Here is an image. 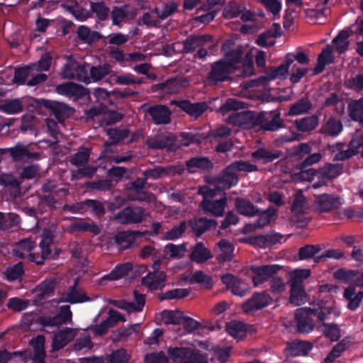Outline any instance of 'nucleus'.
<instances>
[{
    "instance_id": "34",
    "label": "nucleus",
    "mask_w": 363,
    "mask_h": 363,
    "mask_svg": "<svg viewBox=\"0 0 363 363\" xmlns=\"http://www.w3.org/2000/svg\"><path fill=\"white\" fill-rule=\"evenodd\" d=\"M69 231L74 232H90L94 235H98L101 232V228L94 222H86L84 220H74L68 228Z\"/></svg>"
},
{
    "instance_id": "8",
    "label": "nucleus",
    "mask_w": 363,
    "mask_h": 363,
    "mask_svg": "<svg viewBox=\"0 0 363 363\" xmlns=\"http://www.w3.org/2000/svg\"><path fill=\"white\" fill-rule=\"evenodd\" d=\"M281 269L279 264H265L261 266H251V278L255 286H257L269 281L271 277L278 274Z\"/></svg>"
},
{
    "instance_id": "32",
    "label": "nucleus",
    "mask_w": 363,
    "mask_h": 363,
    "mask_svg": "<svg viewBox=\"0 0 363 363\" xmlns=\"http://www.w3.org/2000/svg\"><path fill=\"white\" fill-rule=\"evenodd\" d=\"M313 104L308 95H305L292 104L286 114L288 116H295L306 113L311 109Z\"/></svg>"
},
{
    "instance_id": "12",
    "label": "nucleus",
    "mask_w": 363,
    "mask_h": 363,
    "mask_svg": "<svg viewBox=\"0 0 363 363\" xmlns=\"http://www.w3.org/2000/svg\"><path fill=\"white\" fill-rule=\"evenodd\" d=\"M342 205L340 197L335 194H322L317 195L315 206L320 213L328 212L338 208Z\"/></svg>"
},
{
    "instance_id": "5",
    "label": "nucleus",
    "mask_w": 363,
    "mask_h": 363,
    "mask_svg": "<svg viewBox=\"0 0 363 363\" xmlns=\"http://www.w3.org/2000/svg\"><path fill=\"white\" fill-rule=\"evenodd\" d=\"M234 72L232 63H227L221 60L211 65V70L206 77L208 84L216 85L219 82L230 79V74Z\"/></svg>"
},
{
    "instance_id": "31",
    "label": "nucleus",
    "mask_w": 363,
    "mask_h": 363,
    "mask_svg": "<svg viewBox=\"0 0 363 363\" xmlns=\"http://www.w3.org/2000/svg\"><path fill=\"white\" fill-rule=\"evenodd\" d=\"M62 6L70 12L78 21H84L91 16V12L80 6L76 1L69 0Z\"/></svg>"
},
{
    "instance_id": "17",
    "label": "nucleus",
    "mask_w": 363,
    "mask_h": 363,
    "mask_svg": "<svg viewBox=\"0 0 363 363\" xmlns=\"http://www.w3.org/2000/svg\"><path fill=\"white\" fill-rule=\"evenodd\" d=\"M283 235L279 233H269L266 234H259L257 235H251V245L259 248H267L279 243Z\"/></svg>"
},
{
    "instance_id": "3",
    "label": "nucleus",
    "mask_w": 363,
    "mask_h": 363,
    "mask_svg": "<svg viewBox=\"0 0 363 363\" xmlns=\"http://www.w3.org/2000/svg\"><path fill=\"white\" fill-rule=\"evenodd\" d=\"M312 315L316 316L320 321L325 319V313L319 311L315 308H299L296 309L295 319L297 324V330L301 333H309L314 328V322Z\"/></svg>"
},
{
    "instance_id": "16",
    "label": "nucleus",
    "mask_w": 363,
    "mask_h": 363,
    "mask_svg": "<svg viewBox=\"0 0 363 363\" xmlns=\"http://www.w3.org/2000/svg\"><path fill=\"white\" fill-rule=\"evenodd\" d=\"M334 277L347 284H353L358 287H363V272L358 270L341 268L335 272Z\"/></svg>"
},
{
    "instance_id": "43",
    "label": "nucleus",
    "mask_w": 363,
    "mask_h": 363,
    "mask_svg": "<svg viewBox=\"0 0 363 363\" xmlns=\"http://www.w3.org/2000/svg\"><path fill=\"white\" fill-rule=\"evenodd\" d=\"M133 269V264L130 262H125L116 266L108 274L104 276L102 280H118L126 276Z\"/></svg>"
},
{
    "instance_id": "39",
    "label": "nucleus",
    "mask_w": 363,
    "mask_h": 363,
    "mask_svg": "<svg viewBox=\"0 0 363 363\" xmlns=\"http://www.w3.org/2000/svg\"><path fill=\"white\" fill-rule=\"evenodd\" d=\"M23 108V102L20 99H6L0 103V111L8 114L20 113Z\"/></svg>"
},
{
    "instance_id": "55",
    "label": "nucleus",
    "mask_w": 363,
    "mask_h": 363,
    "mask_svg": "<svg viewBox=\"0 0 363 363\" xmlns=\"http://www.w3.org/2000/svg\"><path fill=\"white\" fill-rule=\"evenodd\" d=\"M68 191L67 189L64 188H61L55 191L53 194H48L45 195H39L38 199L39 201L41 204L46 205L50 208H55V203H57V200L55 196H67Z\"/></svg>"
},
{
    "instance_id": "20",
    "label": "nucleus",
    "mask_w": 363,
    "mask_h": 363,
    "mask_svg": "<svg viewBox=\"0 0 363 363\" xmlns=\"http://www.w3.org/2000/svg\"><path fill=\"white\" fill-rule=\"evenodd\" d=\"M191 231L197 236L200 237L206 231L216 228L217 221L213 219H207L205 218H194L188 222Z\"/></svg>"
},
{
    "instance_id": "4",
    "label": "nucleus",
    "mask_w": 363,
    "mask_h": 363,
    "mask_svg": "<svg viewBox=\"0 0 363 363\" xmlns=\"http://www.w3.org/2000/svg\"><path fill=\"white\" fill-rule=\"evenodd\" d=\"M250 172V164L247 162L238 161L232 163L226 167L223 174L218 179V189H229L238 182V172Z\"/></svg>"
},
{
    "instance_id": "49",
    "label": "nucleus",
    "mask_w": 363,
    "mask_h": 363,
    "mask_svg": "<svg viewBox=\"0 0 363 363\" xmlns=\"http://www.w3.org/2000/svg\"><path fill=\"white\" fill-rule=\"evenodd\" d=\"M312 151V147L308 143H300L293 146L289 153L290 158L295 161L302 160Z\"/></svg>"
},
{
    "instance_id": "29",
    "label": "nucleus",
    "mask_w": 363,
    "mask_h": 363,
    "mask_svg": "<svg viewBox=\"0 0 363 363\" xmlns=\"http://www.w3.org/2000/svg\"><path fill=\"white\" fill-rule=\"evenodd\" d=\"M313 348L310 342L294 340L287 345L286 350L292 357L306 356Z\"/></svg>"
},
{
    "instance_id": "7",
    "label": "nucleus",
    "mask_w": 363,
    "mask_h": 363,
    "mask_svg": "<svg viewBox=\"0 0 363 363\" xmlns=\"http://www.w3.org/2000/svg\"><path fill=\"white\" fill-rule=\"evenodd\" d=\"M145 143L149 148L153 150L167 148L174 151L179 147L177 143L176 137L167 132H159L156 135L149 137Z\"/></svg>"
},
{
    "instance_id": "13",
    "label": "nucleus",
    "mask_w": 363,
    "mask_h": 363,
    "mask_svg": "<svg viewBox=\"0 0 363 363\" xmlns=\"http://www.w3.org/2000/svg\"><path fill=\"white\" fill-rule=\"evenodd\" d=\"M45 108L49 110L51 114L55 116L60 123L69 118L74 113V109L62 102L45 100L43 102Z\"/></svg>"
},
{
    "instance_id": "24",
    "label": "nucleus",
    "mask_w": 363,
    "mask_h": 363,
    "mask_svg": "<svg viewBox=\"0 0 363 363\" xmlns=\"http://www.w3.org/2000/svg\"><path fill=\"white\" fill-rule=\"evenodd\" d=\"M333 47L330 45H327L322 49L321 52L318 56L317 64L313 69V74H319L323 72L325 66L333 64L335 60L333 54Z\"/></svg>"
},
{
    "instance_id": "57",
    "label": "nucleus",
    "mask_w": 363,
    "mask_h": 363,
    "mask_svg": "<svg viewBox=\"0 0 363 363\" xmlns=\"http://www.w3.org/2000/svg\"><path fill=\"white\" fill-rule=\"evenodd\" d=\"M187 252L186 245L167 244L164 247V253L169 254L170 258L181 259Z\"/></svg>"
},
{
    "instance_id": "22",
    "label": "nucleus",
    "mask_w": 363,
    "mask_h": 363,
    "mask_svg": "<svg viewBox=\"0 0 363 363\" xmlns=\"http://www.w3.org/2000/svg\"><path fill=\"white\" fill-rule=\"evenodd\" d=\"M166 274L160 270H154L142 279V284L150 290L162 289L165 285Z\"/></svg>"
},
{
    "instance_id": "40",
    "label": "nucleus",
    "mask_w": 363,
    "mask_h": 363,
    "mask_svg": "<svg viewBox=\"0 0 363 363\" xmlns=\"http://www.w3.org/2000/svg\"><path fill=\"white\" fill-rule=\"evenodd\" d=\"M135 15V10L130 9L128 5H125L123 7L115 6L111 11L113 23H120L125 19L130 20Z\"/></svg>"
},
{
    "instance_id": "33",
    "label": "nucleus",
    "mask_w": 363,
    "mask_h": 363,
    "mask_svg": "<svg viewBox=\"0 0 363 363\" xmlns=\"http://www.w3.org/2000/svg\"><path fill=\"white\" fill-rule=\"evenodd\" d=\"M188 171L190 173L195 172L196 169L208 171L213 167V162L207 157H195L186 162Z\"/></svg>"
},
{
    "instance_id": "42",
    "label": "nucleus",
    "mask_w": 363,
    "mask_h": 363,
    "mask_svg": "<svg viewBox=\"0 0 363 363\" xmlns=\"http://www.w3.org/2000/svg\"><path fill=\"white\" fill-rule=\"evenodd\" d=\"M31 344L34 350L33 363H44L45 357V337L43 335H38L36 338L31 340Z\"/></svg>"
},
{
    "instance_id": "50",
    "label": "nucleus",
    "mask_w": 363,
    "mask_h": 363,
    "mask_svg": "<svg viewBox=\"0 0 363 363\" xmlns=\"http://www.w3.org/2000/svg\"><path fill=\"white\" fill-rule=\"evenodd\" d=\"M294 123L298 131L308 132L313 130L317 127L318 119L315 116H307L296 120Z\"/></svg>"
},
{
    "instance_id": "23",
    "label": "nucleus",
    "mask_w": 363,
    "mask_h": 363,
    "mask_svg": "<svg viewBox=\"0 0 363 363\" xmlns=\"http://www.w3.org/2000/svg\"><path fill=\"white\" fill-rule=\"evenodd\" d=\"M147 112L155 124H168L171 121V111L166 106L155 105L150 106Z\"/></svg>"
},
{
    "instance_id": "2",
    "label": "nucleus",
    "mask_w": 363,
    "mask_h": 363,
    "mask_svg": "<svg viewBox=\"0 0 363 363\" xmlns=\"http://www.w3.org/2000/svg\"><path fill=\"white\" fill-rule=\"evenodd\" d=\"M219 192L218 189H212L208 186H203L199 188L198 193L203 196V199L200 203V208L206 213H210L216 217L222 216L227 205L225 197L220 199L213 200L212 199Z\"/></svg>"
},
{
    "instance_id": "52",
    "label": "nucleus",
    "mask_w": 363,
    "mask_h": 363,
    "mask_svg": "<svg viewBox=\"0 0 363 363\" xmlns=\"http://www.w3.org/2000/svg\"><path fill=\"white\" fill-rule=\"evenodd\" d=\"M322 248L319 245H305L298 250V258L300 260H306L311 258L313 259L318 257Z\"/></svg>"
},
{
    "instance_id": "64",
    "label": "nucleus",
    "mask_w": 363,
    "mask_h": 363,
    "mask_svg": "<svg viewBox=\"0 0 363 363\" xmlns=\"http://www.w3.org/2000/svg\"><path fill=\"white\" fill-rule=\"evenodd\" d=\"M342 164H328L322 169L321 174L328 179H333L342 174Z\"/></svg>"
},
{
    "instance_id": "62",
    "label": "nucleus",
    "mask_w": 363,
    "mask_h": 363,
    "mask_svg": "<svg viewBox=\"0 0 363 363\" xmlns=\"http://www.w3.org/2000/svg\"><path fill=\"white\" fill-rule=\"evenodd\" d=\"M33 246L34 243L30 239L22 240L16 243L13 252L16 257L23 258L26 253H30Z\"/></svg>"
},
{
    "instance_id": "47",
    "label": "nucleus",
    "mask_w": 363,
    "mask_h": 363,
    "mask_svg": "<svg viewBox=\"0 0 363 363\" xmlns=\"http://www.w3.org/2000/svg\"><path fill=\"white\" fill-rule=\"evenodd\" d=\"M343 129V125L340 120L333 117L330 118L325 125L321 128L320 132L335 137L338 135Z\"/></svg>"
},
{
    "instance_id": "28",
    "label": "nucleus",
    "mask_w": 363,
    "mask_h": 363,
    "mask_svg": "<svg viewBox=\"0 0 363 363\" xmlns=\"http://www.w3.org/2000/svg\"><path fill=\"white\" fill-rule=\"evenodd\" d=\"M274 26L273 29H269L259 35L255 43L261 47H270L272 46L275 42L272 39L281 35L282 30L280 24H273Z\"/></svg>"
},
{
    "instance_id": "35",
    "label": "nucleus",
    "mask_w": 363,
    "mask_h": 363,
    "mask_svg": "<svg viewBox=\"0 0 363 363\" xmlns=\"http://www.w3.org/2000/svg\"><path fill=\"white\" fill-rule=\"evenodd\" d=\"M213 257L211 252L202 242H198L191 248L190 259L197 263H203Z\"/></svg>"
},
{
    "instance_id": "10",
    "label": "nucleus",
    "mask_w": 363,
    "mask_h": 363,
    "mask_svg": "<svg viewBox=\"0 0 363 363\" xmlns=\"http://www.w3.org/2000/svg\"><path fill=\"white\" fill-rule=\"evenodd\" d=\"M133 296L134 302L125 300H109L108 303L115 307L126 311L128 313L140 312L145 303V295L135 290Z\"/></svg>"
},
{
    "instance_id": "37",
    "label": "nucleus",
    "mask_w": 363,
    "mask_h": 363,
    "mask_svg": "<svg viewBox=\"0 0 363 363\" xmlns=\"http://www.w3.org/2000/svg\"><path fill=\"white\" fill-rule=\"evenodd\" d=\"M218 252L216 257L219 263L230 261L233 258V246L226 240H221L217 243Z\"/></svg>"
},
{
    "instance_id": "36",
    "label": "nucleus",
    "mask_w": 363,
    "mask_h": 363,
    "mask_svg": "<svg viewBox=\"0 0 363 363\" xmlns=\"http://www.w3.org/2000/svg\"><path fill=\"white\" fill-rule=\"evenodd\" d=\"M343 297L348 301L347 308L351 311H355L363 300V291L356 294L355 289L349 286L345 289Z\"/></svg>"
},
{
    "instance_id": "63",
    "label": "nucleus",
    "mask_w": 363,
    "mask_h": 363,
    "mask_svg": "<svg viewBox=\"0 0 363 363\" xmlns=\"http://www.w3.org/2000/svg\"><path fill=\"white\" fill-rule=\"evenodd\" d=\"M162 322L167 325L180 324L182 319V313L179 311H168L165 310L160 314Z\"/></svg>"
},
{
    "instance_id": "19",
    "label": "nucleus",
    "mask_w": 363,
    "mask_h": 363,
    "mask_svg": "<svg viewBox=\"0 0 363 363\" xmlns=\"http://www.w3.org/2000/svg\"><path fill=\"white\" fill-rule=\"evenodd\" d=\"M184 171V169L174 167L167 166L161 167L157 166L153 169H149L143 172L144 177L147 179L148 178L152 179H158L167 176H173L176 174H181Z\"/></svg>"
},
{
    "instance_id": "41",
    "label": "nucleus",
    "mask_w": 363,
    "mask_h": 363,
    "mask_svg": "<svg viewBox=\"0 0 363 363\" xmlns=\"http://www.w3.org/2000/svg\"><path fill=\"white\" fill-rule=\"evenodd\" d=\"M349 116L354 121H357L363 127V97L353 100L348 104Z\"/></svg>"
},
{
    "instance_id": "58",
    "label": "nucleus",
    "mask_w": 363,
    "mask_h": 363,
    "mask_svg": "<svg viewBox=\"0 0 363 363\" xmlns=\"http://www.w3.org/2000/svg\"><path fill=\"white\" fill-rule=\"evenodd\" d=\"M130 354L125 349L121 348L113 351L106 358V363H129Z\"/></svg>"
},
{
    "instance_id": "21",
    "label": "nucleus",
    "mask_w": 363,
    "mask_h": 363,
    "mask_svg": "<svg viewBox=\"0 0 363 363\" xmlns=\"http://www.w3.org/2000/svg\"><path fill=\"white\" fill-rule=\"evenodd\" d=\"M145 233L138 230H125L116 233L114 236L115 242L123 250L130 248L135 242L136 238L143 236Z\"/></svg>"
},
{
    "instance_id": "45",
    "label": "nucleus",
    "mask_w": 363,
    "mask_h": 363,
    "mask_svg": "<svg viewBox=\"0 0 363 363\" xmlns=\"http://www.w3.org/2000/svg\"><path fill=\"white\" fill-rule=\"evenodd\" d=\"M290 302L295 306H300L306 301V294L303 285L291 283L290 290Z\"/></svg>"
},
{
    "instance_id": "1",
    "label": "nucleus",
    "mask_w": 363,
    "mask_h": 363,
    "mask_svg": "<svg viewBox=\"0 0 363 363\" xmlns=\"http://www.w3.org/2000/svg\"><path fill=\"white\" fill-rule=\"evenodd\" d=\"M272 118L267 117V112L261 111L255 113L251 111V130L256 132H276L285 127L284 119L281 118L279 110H273L269 112Z\"/></svg>"
},
{
    "instance_id": "61",
    "label": "nucleus",
    "mask_w": 363,
    "mask_h": 363,
    "mask_svg": "<svg viewBox=\"0 0 363 363\" xmlns=\"http://www.w3.org/2000/svg\"><path fill=\"white\" fill-rule=\"evenodd\" d=\"M77 33L82 40L88 43H93L101 38L98 32L91 31L89 28L84 26L79 28Z\"/></svg>"
},
{
    "instance_id": "9",
    "label": "nucleus",
    "mask_w": 363,
    "mask_h": 363,
    "mask_svg": "<svg viewBox=\"0 0 363 363\" xmlns=\"http://www.w3.org/2000/svg\"><path fill=\"white\" fill-rule=\"evenodd\" d=\"M7 152L12 160L16 162L26 163L29 161L38 160L40 158L39 152L32 151L30 145L22 143H18L14 147L7 148Z\"/></svg>"
},
{
    "instance_id": "6",
    "label": "nucleus",
    "mask_w": 363,
    "mask_h": 363,
    "mask_svg": "<svg viewBox=\"0 0 363 363\" xmlns=\"http://www.w3.org/2000/svg\"><path fill=\"white\" fill-rule=\"evenodd\" d=\"M149 213L140 206H129L123 208L115 215L114 220L123 225L137 224L141 223Z\"/></svg>"
},
{
    "instance_id": "60",
    "label": "nucleus",
    "mask_w": 363,
    "mask_h": 363,
    "mask_svg": "<svg viewBox=\"0 0 363 363\" xmlns=\"http://www.w3.org/2000/svg\"><path fill=\"white\" fill-rule=\"evenodd\" d=\"M189 281L190 284H199L207 289L212 286V277L202 271L194 272Z\"/></svg>"
},
{
    "instance_id": "44",
    "label": "nucleus",
    "mask_w": 363,
    "mask_h": 363,
    "mask_svg": "<svg viewBox=\"0 0 363 363\" xmlns=\"http://www.w3.org/2000/svg\"><path fill=\"white\" fill-rule=\"evenodd\" d=\"M226 123L235 126H239L242 128H247L250 124V111H245L242 112L234 113L228 116Z\"/></svg>"
},
{
    "instance_id": "46",
    "label": "nucleus",
    "mask_w": 363,
    "mask_h": 363,
    "mask_svg": "<svg viewBox=\"0 0 363 363\" xmlns=\"http://www.w3.org/2000/svg\"><path fill=\"white\" fill-rule=\"evenodd\" d=\"M200 39L201 38H196V35H191L182 43L177 42L174 43L172 45V48L174 50L191 52L201 45L199 43Z\"/></svg>"
},
{
    "instance_id": "15",
    "label": "nucleus",
    "mask_w": 363,
    "mask_h": 363,
    "mask_svg": "<svg viewBox=\"0 0 363 363\" xmlns=\"http://www.w3.org/2000/svg\"><path fill=\"white\" fill-rule=\"evenodd\" d=\"M276 211L269 207L267 210L259 213L258 208L251 203V218L257 216V218L251 223V231L260 229L269 224Z\"/></svg>"
},
{
    "instance_id": "38",
    "label": "nucleus",
    "mask_w": 363,
    "mask_h": 363,
    "mask_svg": "<svg viewBox=\"0 0 363 363\" xmlns=\"http://www.w3.org/2000/svg\"><path fill=\"white\" fill-rule=\"evenodd\" d=\"M89 298L82 291L77 290L75 286L70 287L69 291L62 294L60 302H69L71 303H82L89 301Z\"/></svg>"
},
{
    "instance_id": "30",
    "label": "nucleus",
    "mask_w": 363,
    "mask_h": 363,
    "mask_svg": "<svg viewBox=\"0 0 363 363\" xmlns=\"http://www.w3.org/2000/svg\"><path fill=\"white\" fill-rule=\"evenodd\" d=\"M21 223L19 216L13 212H0V230L10 232L13 228L18 227Z\"/></svg>"
},
{
    "instance_id": "11",
    "label": "nucleus",
    "mask_w": 363,
    "mask_h": 363,
    "mask_svg": "<svg viewBox=\"0 0 363 363\" xmlns=\"http://www.w3.org/2000/svg\"><path fill=\"white\" fill-rule=\"evenodd\" d=\"M170 104L176 105L191 118L196 119L202 116L209 108V106L205 101L191 103L189 100H172L170 101Z\"/></svg>"
},
{
    "instance_id": "48",
    "label": "nucleus",
    "mask_w": 363,
    "mask_h": 363,
    "mask_svg": "<svg viewBox=\"0 0 363 363\" xmlns=\"http://www.w3.org/2000/svg\"><path fill=\"white\" fill-rule=\"evenodd\" d=\"M272 298L265 292L254 293L251 297V311L262 309L272 303Z\"/></svg>"
},
{
    "instance_id": "14",
    "label": "nucleus",
    "mask_w": 363,
    "mask_h": 363,
    "mask_svg": "<svg viewBox=\"0 0 363 363\" xmlns=\"http://www.w3.org/2000/svg\"><path fill=\"white\" fill-rule=\"evenodd\" d=\"M72 317L69 306H62L58 314L53 317H40L38 322L43 326H60L67 323H71Z\"/></svg>"
},
{
    "instance_id": "26",
    "label": "nucleus",
    "mask_w": 363,
    "mask_h": 363,
    "mask_svg": "<svg viewBox=\"0 0 363 363\" xmlns=\"http://www.w3.org/2000/svg\"><path fill=\"white\" fill-rule=\"evenodd\" d=\"M283 152L279 150H269L264 147L258 148L256 151L251 153L256 161H262L264 164H267L281 157Z\"/></svg>"
},
{
    "instance_id": "59",
    "label": "nucleus",
    "mask_w": 363,
    "mask_h": 363,
    "mask_svg": "<svg viewBox=\"0 0 363 363\" xmlns=\"http://www.w3.org/2000/svg\"><path fill=\"white\" fill-rule=\"evenodd\" d=\"M56 90L58 93L63 94L82 95L84 89L82 86L70 82L58 85Z\"/></svg>"
},
{
    "instance_id": "56",
    "label": "nucleus",
    "mask_w": 363,
    "mask_h": 363,
    "mask_svg": "<svg viewBox=\"0 0 363 363\" xmlns=\"http://www.w3.org/2000/svg\"><path fill=\"white\" fill-rule=\"evenodd\" d=\"M188 347H169L167 350L169 358L176 363L186 361L190 354Z\"/></svg>"
},
{
    "instance_id": "27",
    "label": "nucleus",
    "mask_w": 363,
    "mask_h": 363,
    "mask_svg": "<svg viewBox=\"0 0 363 363\" xmlns=\"http://www.w3.org/2000/svg\"><path fill=\"white\" fill-rule=\"evenodd\" d=\"M57 284L56 279L48 278L36 286L33 291L38 301H42L53 295Z\"/></svg>"
},
{
    "instance_id": "54",
    "label": "nucleus",
    "mask_w": 363,
    "mask_h": 363,
    "mask_svg": "<svg viewBox=\"0 0 363 363\" xmlns=\"http://www.w3.org/2000/svg\"><path fill=\"white\" fill-rule=\"evenodd\" d=\"M89 157L90 150L86 147H81L77 153L70 157L69 162L77 167H84L88 162Z\"/></svg>"
},
{
    "instance_id": "53",
    "label": "nucleus",
    "mask_w": 363,
    "mask_h": 363,
    "mask_svg": "<svg viewBox=\"0 0 363 363\" xmlns=\"http://www.w3.org/2000/svg\"><path fill=\"white\" fill-rule=\"evenodd\" d=\"M226 330L235 338L242 339L246 336L247 326L240 321H231L226 323Z\"/></svg>"
},
{
    "instance_id": "25",
    "label": "nucleus",
    "mask_w": 363,
    "mask_h": 363,
    "mask_svg": "<svg viewBox=\"0 0 363 363\" xmlns=\"http://www.w3.org/2000/svg\"><path fill=\"white\" fill-rule=\"evenodd\" d=\"M187 85V82L180 79H170L163 83L152 86L153 91L162 90L165 94H174L178 93Z\"/></svg>"
},
{
    "instance_id": "18",
    "label": "nucleus",
    "mask_w": 363,
    "mask_h": 363,
    "mask_svg": "<svg viewBox=\"0 0 363 363\" xmlns=\"http://www.w3.org/2000/svg\"><path fill=\"white\" fill-rule=\"evenodd\" d=\"M78 329L66 328L59 330L52 338V350H59L72 341L78 333Z\"/></svg>"
},
{
    "instance_id": "51",
    "label": "nucleus",
    "mask_w": 363,
    "mask_h": 363,
    "mask_svg": "<svg viewBox=\"0 0 363 363\" xmlns=\"http://www.w3.org/2000/svg\"><path fill=\"white\" fill-rule=\"evenodd\" d=\"M293 62L294 59H292L291 55L287 54L286 55L285 61L284 63L281 64L277 67H269L272 73V78L276 79L284 77L286 74H288L289 67L293 64Z\"/></svg>"
}]
</instances>
